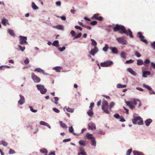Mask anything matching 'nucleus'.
I'll return each instance as SVG.
<instances>
[{
  "label": "nucleus",
  "instance_id": "393cba45",
  "mask_svg": "<svg viewBox=\"0 0 155 155\" xmlns=\"http://www.w3.org/2000/svg\"><path fill=\"white\" fill-rule=\"evenodd\" d=\"M143 86L145 88L148 90L149 91H152V89L151 87L148 85L143 84Z\"/></svg>",
  "mask_w": 155,
  "mask_h": 155
},
{
  "label": "nucleus",
  "instance_id": "cd10ccee",
  "mask_svg": "<svg viewBox=\"0 0 155 155\" xmlns=\"http://www.w3.org/2000/svg\"><path fill=\"white\" fill-rule=\"evenodd\" d=\"M65 108H66V110L67 112H69L70 113H72L74 112V109L68 107H66L64 108V109Z\"/></svg>",
  "mask_w": 155,
  "mask_h": 155
},
{
  "label": "nucleus",
  "instance_id": "9d476101",
  "mask_svg": "<svg viewBox=\"0 0 155 155\" xmlns=\"http://www.w3.org/2000/svg\"><path fill=\"white\" fill-rule=\"evenodd\" d=\"M19 97L20 99L18 101V104L19 105H21L25 103V98L24 97L21 95H19Z\"/></svg>",
  "mask_w": 155,
  "mask_h": 155
},
{
  "label": "nucleus",
  "instance_id": "6e6552de",
  "mask_svg": "<svg viewBox=\"0 0 155 155\" xmlns=\"http://www.w3.org/2000/svg\"><path fill=\"white\" fill-rule=\"evenodd\" d=\"M137 35H139L138 37L141 41L145 43L146 44H148L147 41L146 39H144V36L142 35V34L141 32L139 31L138 32Z\"/></svg>",
  "mask_w": 155,
  "mask_h": 155
},
{
  "label": "nucleus",
  "instance_id": "4d7b16f0",
  "mask_svg": "<svg viewBox=\"0 0 155 155\" xmlns=\"http://www.w3.org/2000/svg\"><path fill=\"white\" fill-rule=\"evenodd\" d=\"M115 103L114 102H111L110 104V110H111L112 107L114 105Z\"/></svg>",
  "mask_w": 155,
  "mask_h": 155
},
{
  "label": "nucleus",
  "instance_id": "79ce46f5",
  "mask_svg": "<svg viewBox=\"0 0 155 155\" xmlns=\"http://www.w3.org/2000/svg\"><path fill=\"white\" fill-rule=\"evenodd\" d=\"M42 70H43L42 69H41V68H35V69L34 71H37L39 73H41L42 71Z\"/></svg>",
  "mask_w": 155,
  "mask_h": 155
},
{
  "label": "nucleus",
  "instance_id": "0eeeda50",
  "mask_svg": "<svg viewBox=\"0 0 155 155\" xmlns=\"http://www.w3.org/2000/svg\"><path fill=\"white\" fill-rule=\"evenodd\" d=\"M19 38H20L19 39V44L20 45H22L23 44H28V43L27 41V37L25 36H19Z\"/></svg>",
  "mask_w": 155,
  "mask_h": 155
},
{
  "label": "nucleus",
  "instance_id": "39448f33",
  "mask_svg": "<svg viewBox=\"0 0 155 155\" xmlns=\"http://www.w3.org/2000/svg\"><path fill=\"white\" fill-rule=\"evenodd\" d=\"M113 64L111 61H107L100 63L101 66L102 67H107L110 66Z\"/></svg>",
  "mask_w": 155,
  "mask_h": 155
},
{
  "label": "nucleus",
  "instance_id": "20e7f679",
  "mask_svg": "<svg viewBox=\"0 0 155 155\" xmlns=\"http://www.w3.org/2000/svg\"><path fill=\"white\" fill-rule=\"evenodd\" d=\"M116 40L119 43L122 45H126L127 43V40L124 37H118L116 38Z\"/></svg>",
  "mask_w": 155,
  "mask_h": 155
},
{
  "label": "nucleus",
  "instance_id": "680f3d73",
  "mask_svg": "<svg viewBox=\"0 0 155 155\" xmlns=\"http://www.w3.org/2000/svg\"><path fill=\"white\" fill-rule=\"evenodd\" d=\"M134 61V60L132 59H130L128 60H127L126 61V63L127 64H130L133 62Z\"/></svg>",
  "mask_w": 155,
  "mask_h": 155
},
{
  "label": "nucleus",
  "instance_id": "7ed1b4c3",
  "mask_svg": "<svg viewBox=\"0 0 155 155\" xmlns=\"http://www.w3.org/2000/svg\"><path fill=\"white\" fill-rule=\"evenodd\" d=\"M36 87L38 90L40 91L41 94H45L46 93L47 90L46 88H45V86L44 85L42 84H37L36 85Z\"/></svg>",
  "mask_w": 155,
  "mask_h": 155
},
{
  "label": "nucleus",
  "instance_id": "a211bd4d",
  "mask_svg": "<svg viewBox=\"0 0 155 155\" xmlns=\"http://www.w3.org/2000/svg\"><path fill=\"white\" fill-rule=\"evenodd\" d=\"M152 122V120L151 119H147L145 121V123L147 126H148Z\"/></svg>",
  "mask_w": 155,
  "mask_h": 155
},
{
  "label": "nucleus",
  "instance_id": "f03ea898",
  "mask_svg": "<svg viewBox=\"0 0 155 155\" xmlns=\"http://www.w3.org/2000/svg\"><path fill=\"white\" fill-rule=\"evenodd\" d=\"M132 121L134 124H138L139 125H142L143 124V119L140 116L134 117Z\"/></svg>",
  "mask_w": 155,
  "mask_h": 155
},
{
  "label": "nucleus",
  "instance_id": "7c9ffc66",
  "mask_svg": "<svg viewBox=\"0 0 155 155\" xmlns=\"http://www.w3.org/2000/svg\"><path fill=\"white\" fill-rule=\"evenodd\" d=\"M31 6L32 8L34 10H37L39 9V8L35 5V3L33 2L32 3Z\"/></svg>",
  "mask_w": 155,
  "mask_h": 155
},
{
  "label": "nucleus",
  "instance_id": "dca6fc26",
  "mask_svg": "<svg viewBox=\"0 0 155 155\" xmlns=\"http://www.w3.org/2000/svg\"><path fill=\"white\" fill-rule=\"evenodd\" d=\"M112 52L114 54H117L118 53V50L116 47H111L109 48Z\"/></svg>",
  "mask_w": 155,
  "mask_h": 155
},
{
  "label": "nucleus",
  "instance_id": "2f4dec72",
  "mask_svg": "<svg viewBox=\"0 0 155 155\" xmlns=\"http://www.w3.org/2000/svg\"><path fill=\"white\" fill-rule=\"evenodd\" d=\"M127 85L125 84L122 85L120 84H117V87L118 88H123L126 87Z\"/></svg>",
  "mask_w": 155,
  "mask_h": 155
},
{
  "label": "nucleus",
  "instance_id": "4c0bfd02",
  "mask_svg": "<svg viewBox=\"0 0 155 155\" xmlns=\"http://www.w3.org/2000/svg\"><path fill=\"white\" fill-rule=\"evenodd\" d=\"M41 153H46L48 152L47 150L45 148H43L40 150Z\"/></svg>",
  "mask_w": 155,
  "mask_h": 155
},
{
  "label": "nucleus",
  "instance_id": "f3484780",
  "mask_svg": "<svg viewBox=\"0 0 155 155\" xmlns=\"http://www.w3.org/2000/svg\"><path fill=\"white\" fill-rule=\"evenodd\" d=\"M40 124L41 125L46 126L49 129L51 128V127L49 124L45 121H41L40 122Z\"/></svg>",
  "mask_w": 155,
  "mask_h": 155
},
{
  "label": "nucleus",
  "instance_id": "f257e3e1",
  "mask_svg": "<svg viewBox=\"0 0 155 155\" xmlns=\"http://www.w3.org/2000/svg\"><path fill=\"white\" fill-rule=\"evenodd\" d=\"M113 29L114 31V32L120 30L119 32L120 33L124 34L127 35H129L131 38H133L132 32L130 29H128L126 30L125 27L123 25L117 24L114 27Z\"/></svg>",
  "mask_w": 155,
  "mask_h": 155
},
{
  "label": "nucleus",
  "instance_id": "69168bd1",
  "mask_svg": "<svg viewBox=\"0 0 155 155\" xmlns=\"http://www.w3.org/2000/svg\"><path fill=\"white\" fill-rule=\"evenodd\" d=\"M120 121L121 122H124L125 121V120L123 117H121L120 118Z\"/></svg>",
  "mask_w": 155,
  "mask_h": 155
},
{
  "label": "nucleus",
  "instance_id": "ddd939ff",
  "mask_svg": "<svg viewBox=\"0 0 155 155\" xmlns=\"http://www.w3.org/2000/svg\"><path fill=\"white\" fill-rule=\"evenodd\" d=\"M127 71L133 76H136L137 75L136 72L131 68H127Z\"/></svg>",
  "mask_w": 155,
  "mask_h": 155
},
{
  "label": "nucleus",
  "instance_id": "aec40b11",
  "mask_svg": "<svg viewBox=\"0 0 155 155\" xmlns=\"http://www.w3.org/2000/svg\"><path fill=\"white\" fill-rule=\"evenodd\" d=\"M133 153L134 155H144L142 152L136 150H133Z\"/></svg>",
  "mask_w": 155,
  "mask_h": 155
},
{
  "label": "nucleus",
  "instance_id": "5fc2aeb1",
  "mask_svg": "<svg viewBox=\"0 0 155 155\" xmlns=\"http://www.w3.org/2000/svg\"><path fill=\"white\" fill-rule=\"evenodd\" d=\"M125 103L127 105H129L132 104V101H125Z\"/></svg>",
  "mask_w": 155,
  "mask_h": 155
},
{
  "label": "nucleus",
  "instance_id": "4be33fe9",
  "mask_svg": "<svg viewBox=\"0 0 155 155\" xmlns=\"http://www.w3.org/2000/svg\"><path fill=\"white\" fill-rule=\"evenodd\" d=\"M108 103L107 101H106L104 98L103 99L102 102V109H103L104 107L108 106Z\"/></svg>",
  "mask_w": 155,
  "mask_h": 155
},
{
  "label": "nucleus",
  "instance_id": "37998d69",
  "mask_svg": "<svg viewBox=\"0 0 155 155\" xmlns=\"http://www.w3.org/2000/svg\"><path fill=\"white\" fill-rule=\"evenodd\" d=\"M66 49V47L65 46H63L62 47H59L58 48V50L61 51L62 52Z\"/></svg>",
  "mask_w": 155,
  "mask_h": 155
},
{
  "label": "nucleus",
  "instance_id": "ea45409f",
  "mask_svg": "<svg viewBox=\"0 0 155 155\" xmlns=\"http://www.w3.org/2000/svg\"><path fill=\"white\" fill-rule=\"evenodd\" d=\"M106 131L100 130L97 132V134L99 135H104L105 134Z\"/></svg>",
  "mask_w": 155,
  "mask_h": 155
},
{
  "label": "nucleus",
  "instance_id": "49530a36",
  "mask_svg": "<svg viewBox=\"0 0 155 155\" xmlns=\"http://www.w3.org/2000/svg\"><path fill=\"white\" fill-rule=\"evenodd\" d=\"M99 15V13H97L94 15L92 17V18H95L97 20V18H98V15Z\"/></svg>",
  "mask_w": 155,
  "mask_h": 155
},
{
  "label": "nucleus",
  "instance_id": "423d86ee",
  "mask_svg": "<svg viewBox=\"0 0 155 155\" xmlns=\"http://www.w3.org/2000/svg\"><path fill=\"white\" fill-rule=\"evenodd\" d=\"M31 78L34 82L35 83H38L40 82L41 79L36 75L34 73H32Z\"/></svg>",
  "mask_w": 155,
  "mask_h": 155
},
{
  "label": "nucleus",
  "instance_id": "58836bf2",
  "mask_svg": "<svg viewBox=\"0 0 155 155\" xmlns=\"http://www.w3.org/2000/svg\"><path fill=\"white\" fill-rule=\"evenodd\" d=\"M126 54L124 51L122 52L120 54L121 57L124 59H125L126 58Z\"/></svg>",
  "mask_w": 155,
  "mask_h": 155
},
{
  "label": "nucleus",
  "instance_id": "8fccbe9b",
  "mask_svg": "<svg viewBox=\"0 0 155 155\" xmlns=\"http://www.w3.org/2000/svg\"><path fill=\"white\" fill-rule=\"evenodd\" d=\"M97 21H94L90 23V25L92 26H94L96 25L97 24Z\"/></svg>",
  "mask_w": 155,
  "mask_h": 155
},
{
  "label": "nucleus",
  "instance_id": "6e6d98bb",
  "mask_svg": "<svg viewBox=\"0 0 155 155\" xmlns=\"http://www.w3.org/2000/svg\"><path fill=\"white\" fill-rule=\"evenodd\" d=\"M1 23L4 26H6V24L5 19V18L2 19L1 21Z\"/></svg>",
  "mask_w": 155,
  "mask_h": 155
},
{
  "label": "nucleus",
  "instance_id": "0e129e2a",
  "mask_svg": "<svg viewBox=\"0 0 155 155\" xmlns=\"http://www.w3.org/2000/svg\"><path fill=\"white\" fill-rule=\"evenodd\" d=\"M94 106V103H91L90 104V106L89 108H90V109L92 110L93 107Z\"/></svg>",
  "mask_w": 155,
  "mask_h": 155
},
{
  "label": "nucleus",
  "instance_id": "052dcab7",
  "mask_svg": "<svg viewBox=\"0 0 155 155\" xmlns=\"http://www.w3.org/2000/svg\"><path fill=\"white\" fill-rule=\"evenodd\" d=\"M74 28L75 29L79 30L80 31H82V28L81 27L78 25L75 26Z\"/></svg>",
  "mask_w": 155,
  "mask_h": 155
},
{
  "label": "nucleus",
  "instance_id": "9b49d317",
  "mask_svg": "<svg viewBox=\"0 0 155 155\" xmlns=\"http://www.w3.org/2000/svg\"><path fill=\"white\" fill-rule=\"evenodd\" d=\"M98 51L97 47H94V48L91 49L89 52V54L93 56H94Z\"/></svg>",
  "mask_w": 155,
  "mask_h": 155
},
{
  "label": "nucleus",
  "instance_id": "c85d7f7f",
  "mask_svg": "<svg viewBox=\"0 0 155 155\" xmlns=\"http://www.w3.org/2000/svg\"><path fill=\"white\" fill-rule=\"evenodd\" d=\"M53 46L58 47L59 46V41L58 40L54 41L52 44Z\"/></svg>",
  "mask_w": 155,
  "mask_h": 155
},
{
  "label": "nucleus",
  "instance_id": "2eb2a0df",
  "mask_svg": "<svg viewBox=\"0 0 155 155\" xmlns=\"http://www.w3.org/2000/svg\"><path fill=\"white\" fill-rule=\"evenodd\" d=\"M151 73L150 71H143L142 76L143 78H147V75H150Z\"/></svg>",
  "mask_w": 155,
  "mask_h": 155
},
{
  "label": "nucleus",
  "instance_id": "bb28decb",
  "mask_svg": "<svg viewBox=\"0 0 155 155\" xmlns=\"http://www.w3.org/2000/svg\"><path fill=\"white\" fill-rule=\"evenodd\" d=\"M91 40L92 42L91 44V45L92 46H94V47H97V43L96 41L93 39H91Z\"/></svg>",
  "mask_w": 155,
  "mask_h": 155
},
{
  "label": "nucleus",
  "instance_id": "5701e85b",
  "mask_svg": "<svg viewBox=\"0 0 155 155\" xmlns=\"http://www.w3.org/2000/svg\"><path fill=\"white\" fill-rule=\"evenodd\" d=\"M86 137H87V139H91V140H92V139H93V138H95L93 136L92 134H90L88 133H87Z\"/></svg>",
  "mask_w": 155,
  "mask_h": 155
},
{
  "label": "nucleus",
  "instance_id": "c9c22d12",
  "mask_svg": "<svg viewBox=\"0 0 155 155\" xmlns=\"http://www.w3.org/2000/svg\"><path fill=\"white\" fill-rule=\"evenodd\" d=\"M143 64V61L141 59H138L137 60V64L138 65H141Z\"/></svg>",
  "mask_w": 155,
  "mask_h": 155
},
{
  "label": "nucleus",
  "instance_id": "72a5a7b5",
  "mask_svg": "<svg viewBox=\"0 0 155 155\" xmlns=\"http://www.w3.org/2000/svg\"><path fill=\"white\" fill-rule=\"evenodd\" d=\"M79 144L81 146H85L86 145L85 141L83 140H80L78 142Z\"/></svg>",
  "mask_w": 155,
  "mask_h": 155
},
{
  "label": "nucleus",
  "instance_id": "c756f323",
  "mask_svg": "<svg viewBox=\"0 0 155 155\" xmlns=\"http://www.w3.org/2000/svg\"><path fill=\"white\" fill-rule=\"evenodd\" d=\"M18 51L20 50L21 51L23 52L25 49V46L22 47L20 45H18Z\"/></svg>",
  "mask_w": 155,
  "mask_h": 155
},
{
  "label": "nucleus",
  "instance_id": "c03bdc74",
  "mask_svg": "<svg viewBox=\"0 0 155 155\" xmlns=\"http://www.w3.org/2000/svg\"><path fill=\"white\" fill-rule=\"evenodd\" d=\"M54 99V103L56 104H58V101L59 100V98L58 97H54L53 98Z\"/></svg>",
  "mask_w": 155,
  "mask_h": 155
},
{
  "label": "nucleus",
  "instance_id": "a18cd8bd",
  "mask_svg": "<svg viewBox=\"0 0 155 155\" xmlns=\"http://www.w3.org/2000/svg\"><path fill=\"white\" fill-rule=\"evenodd\" d=\"M2 144L4 146H7L8 145V143L4 140L1 141Z\"/></svg>",
  "mask_w": 155,
  "mask_h": 155
},
{
  "label": "nucleus",
  "instance_id": "4468645a",
  "mask_svg": "<svg viewBox=\"0 0 155 155\" xmlns=\"http://www.w3.org/2000/svg\"><path fill=\"white\" fill-rule=\"evenodd\" d=\"M52 27L59 30H64V26L61 25H58L57 26H54Z\"/></svg>",
  "mask_w": 155,
  "mask_h": 155
},
{
  "label": "nucleus",
  "instance_id": "b1692460",
  "mask_svg": "<svg viewBox=\"0 0 155 155\" xmlns=\"http://www.w3.org/2000/svg\"><path fill=\"white\" fill-rule=\"evenodd\" d=\"M8 32L10 35L13 37H14L15 36V34L12 30L10 29V28H8Z\"/></svg>",
  "mask_w": 155,
  "mask_h": 155
},
{
  "label": "nucleus",
  "instance_id": "864d4df0",
  "mask_svg": "<svg viewBox=\"0 0 155 155\" xmlns=\"http://www.w3.org/2000/svg\"><path fill=\"white\" fill-rule=\"evenodd\" d=\"M15 153V151L12 149H10L9 151V154H13Z\"/></svg>",
  "mask_w": 155,
  "mask_h": 155
},
{
  "label": "nucleus",
  "instance_id": "412c9836",
  "mask_svg": "<svg viewBox=\"0 0 155 155\" xmlns=\"http://www.w3.org/2000/svg\"><path fill=\"white\" fill-rule=\"evenodd\" d=\"M62 68L61 67L59 66H57L54 67L53 68V69L55 70L56 72H60V70Z\"/></svg>",
  "mask_w": 155,
  "mask_h": 155
},
{
  "label": "nucleus",
  "instance_id": "a878e982",
  "mask_svg": "<svg viewBox=\"0 0 155 155\" xmlns=\"http://www.w3.org/2000/svg\"><path fill=\"white\" fill-rule=\"evenodd\" d=\"M61 126L63 128H67L68 127L67 125L64 123H63L62 121H60L59 122Z\"/></svg>",
  "mask_w": 155,
  "mask_h": 155
},
{
  "label": "nucleus",
  "instance_id": "774afa93",
  "mask_svg": "<svg viewBox=\"0 0 155 155\" xmlns=\"http://www.w3.org/2000/svg\"><path fill=\"white\" fill-rule=\"evenodd\" d=\"M151 46L154 49H155V41L151 43Z\"/></svg>",
  "mask_w": 155,
  "mask_h": 155
},
{
  "label": "nucleus",
  "instance_id": "1a4fd4ad",
  "mask_svg": "<svg viewBox=\"0 0 155 155\" xmlns=\"http://www.w3.org/2000/svg\"><path fill=\"white\" fill-rule=\"evenodd\" d=\"M88 129L89 130H96V125L94 123L92 122L89 123L87 125Z\"/></svg>",
  "mask_w": 155,
  "mask_h": 155
},
{
  "label": "nucleus",
  "instance_id": "e2e57ef3",
  "mask_svg": "<svg viewBox=\"0 0 155 155\" xmlns=\"http://www.w3.org/2000/svg\"><path fill=\"white\" fill-rule=\"evenodd\" d=\"M114 116L117 119H120V117L119 115L117 113L115 114L114 115Z\"/></svg>",
  "mask_w": 155,
  "mask_h": 155
},
{
  "label": "nucleus",
  "instance_id": "338daca9",
  "mask_svg": "<svg viewBox=\"0 0 155 155\" xmlns=\"http://www.w3.org/2000/svg\"><path fill=\"white\" fill-rule=\"evenodd\" d=\"M24 62L25 64L28 63L29 62L28 58H26L24 60Z\"/></svg>",
  "mask_w": 155,
  "mask_h": 155
},
{
  "label": "nucleus",
  "instance_id": "e433bc0d",
  "mask_svg": "<svg viewBox=\"0 0 155 155\" xmlns=\"http://www.w3.org/2000/svg\"><path fill=\"white\" fill-rule=\"evenodd\" d=\"M108 106L106 107L104 106L103 109H102L105 113L107 114L109 113V111L108 110Z\"/></svg>",
  "mask_w": 155,
  "mask_h": 155
},
{
  "label": "nucleus",
  "instance_id": "a19ab883",
  "mask_svg": "<svg viewBox=\"0 0 155 155\" xmlns=\"http://www.w3.org/2000/svg\"><path fill=\"white\" fill-rule=\"evenodd\" d=\"M109 48L108 45L107 44H105V46L103 48V50L105 52L107 51L108 49Z\"/></svg>",
  "mask_w": 155,
  "mask_h": 155
},
{
  "label": "nucleus",
  "instance_id": "bf43d9fd",
  "mask_svg": "<svg viewBox=\"0 0 155 155\" xmlns=\"http://www.w3.org/2000/svg\"><path fill=\"white\" fill-rule=\"evenodd\" d=\"M56 113H59L60 112V110L56 108H53L52 109Z\"/></svg>",
  "mask_w": 155,
  "mask_h": 155
},
{
  "label": "nucleus",
  "instance_id": "f704fd0d",
  "mask_svg": "<svg viewBox=\"0 0 155 155\" xmlns=\"http://www.w3.org/2000/svg\"><path fill=\"white\" fill-rule=\"evenodd\" d=\"M91 141L92 142L91 145L95 147L96 145V142L95 138H93V139H92Z\"/></svg>",
  "mask_w": 155,
  "mask_h": 155
},
{
  "label": "nucleus",
  "instance_id": "09e8293b",
  "mask_svg": "<svg viewBox=\"0 0 155 155\" xmlns=\"http://www.w3.org/2000/svg\"><path fill=\"white\" fill-rule=\"evenodd\" d=\"M132 149L130 148L129 150H128L126 152V155H130L131 153L132 152Z\"/></svg>",
  "mask_w": 155,
  "mask_h": 155
},
{
  "label": "nucleus",
  "instance_id": "13d9d810",
  "mask_svg": "<svg viewBox=\"0 0 155 155\" xmlns=\"http://www.w3.org/2000/svg\"><path fill=\"white\" fill-rule=\"evenodd\" d=\"M70 33L72 36L75 37V36L76 33L74 31L71 30L70 32Z\"/></svg>",
  "mask_w": 155,
  "mask_h": 155
},
{
  "label": "nucleus",
  "instance_id": "603ef678",
  "mask_svg": "<svg viewBox=\"0 0 155 155\" xmlns=\"http://www.w3.org/2000/svg\"><path fill=\"white\" fill-rule=\"evenodd\" d=\"M135 55L138 58L140 57L141 56V54L139 53L137 51H136L134 52Z\"/></svg>",
  "mask_w": 155,
  "mask_h": 155
},
{
  "label": "nucleus",
  "instance_id": "de8ad7c7",
  "mask_svg": "<svg viewBox=\"0 0 155 155\" xmlns=\"http://www.w3.org/2000/svg\"><path fill=\"white\" fill-rule=\"evenodd\" d=\"M82 35V34L81 32H79L78 33V34L77 35L75 36V37H74V39H76L77 38H78L80 37Z\"/></svg>",
  "mask_w": 155,
  "mask_h": 155
},
{
  "label": "nucleus",
  "instance_id": "6ab92c4d",
  "mask_svg": "<svg viewBox=\"0 0 155 155\" xmlns=\"http://www.w3.org/2000/svg\"><path fill=\"white\" fill-rule=\"evenodd\" d=\"M68 130L69 132L73 134L75 136L79 135V134H77L74 132V130L72 126H71L69 128Z\"/></svg>",
  "mask_w": 155,
  "mask_h": 155
},
{
  "label": "nucleus",
  "instance_id": "473e14b6",
  "mask_svg": "<svg viewBox=\"0 0 155 155\" xmlns=\"http://www.w3.org/2000/svg\"><path fill=\"white\" fill-rule=\"evenodd\" d=\"M87 113L89 116L90 117L92 116L94 114L93 110L89 109L87 112Z\"/></svg>",
  "mask_w": 155,
  "mask_h": 155
},
{
  "label": "nucleus",
  "instance_id": "3c124183",
  "mask_svg": "<svg viewBox=\"0 0 155 155\" xmlns=\"http://www.w3.org/2000/svg\"><path fill=\"white\" fill-rule=\"evenodd\" d=\"M29 108H30V110L33 112V113H35L37 112V110H35L33 109L32 107L31 106H29Z\"/></svg>",
  "mask_w": 155,
  "mask_h": 155
},
{
  "label": "nucleus",
  "instance_id": "f8f14e48",
  "mask_svg": "<svg viewBox=\"0 0 155 155\" xmlns=\"http://www.w3.org/2000/svg\"><path fill=\"white\" fill-rule=\"evenodd\" d=\"M79 150L80 152L78 153V155H87L82 147H79Z\"/></svg>",
  "mask_w": 155,
  "mask_h": 155
}]
</instances>
